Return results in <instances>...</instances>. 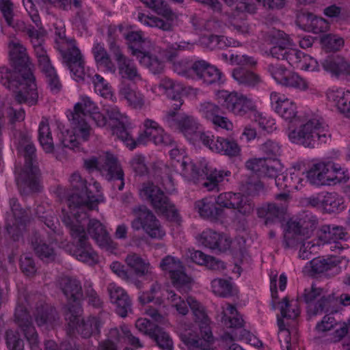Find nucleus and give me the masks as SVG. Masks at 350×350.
Here are the masks:
<instances>
[{
  "mask_svg": "<svg viewBox=\"0 0 350 350\" xmlns=\"http://www.w3.org/2000/svg\"><path fill=\"white\" fill-rule=\"evenodd\" d=\"M347 233L342 226L324 225L318 231L319 239L324 243H333L331 249L343 250L347 244H342L339 241L345 240Z\"/></svg>",
  "mask_w": 350,
  "mask_h": 350,
  "instance_id": "393cba45",
  "label": "nucleus"
},
{
  "mask_svg": "<svg viewBox=\"0 0 350 350\" xmlns=\"http://www.w3.org/2000/svg\"><path fill=\"white\" fill-rule=\"evenodd\" d=\"M194 208L201 217L206 219H216L223 213V209L216 206L213 200L208 198L196 201Z\"/></svg>",
  "mask_w": 350,
  "mask_h": 350,
  "instance_id": "58836bf2",
  "label": "nucleus"
},
{
  "mask_svg": "<svg viewBox=\"0 0 350 350\" xmlns=\"http://www.w3.org/2000/svg\"><path fill=\"white\" fill-rule=\"evenodd\" d=\"M170 155L172 159L176 160L174 165L178 167L179 165L182 174L188 179L195 180L200 175V171L197 170L196 165L191 162L189 158L183 156L178 149L171 150Z\"/></svg>",
  "mask_w": 350,
  "mask_h": 350,
  "instance_id": "473e14b6",
  "label": "nucleus"
},
{
  "mask_svg": "<svg viewBox=\"0 0 350 350\" xmlns=\"http://www.w3.org/2000/svg\"><path fill=\"white\" fill-rule=\"evenodd\" d=\"M144 131L137 137L139 144L152 142L156 145H169L172 140L170 135L154 120L146 119L144 122Z\"/></svg>",
  "mask_w": 350,
  "mask_h": 350,
  "instance_id": "dca6fc26",
  "label": "nucleus"
},
{
  "mask_svg": "<svg viewBox=\"0 0 350 350\" xmlns=\"http://www.w3.org/2000/svg\"><path fill=\"white\" fill-rule=\"evenodd\" d=\"M280 304V313L283 318L295 319L299 317L300 310L297 300L289 301L284 297Z\"/></svg>",
  "mask_w": 350,
  "mask_h": 350,
  "instance_id": "4d7b16f0",
  "label": "nucleus"
},
{
  "mask_svg": "<svg viewBox=\"0 0 350 350\" xmlns=\"http://www.w3.org/2000/svg\"><path fill=\"white\" fill-rule=\"evenodd\" d=\"M107 292L110 301L116 306L117 313L122 317H125L128 312L131 311V300L127 293L121 286L115 283H110L107 286Z\"/></svg>",
  "mask_w": 350,
  "mask_h": 350,
  "instance_id": "a878e982",
  "label": "nucleus"
},
{
  "mask_svg": "<svg viewBox=\"0 0 350 350\" xmlns=\"http://www.w3.org/2000/svg\"><path fill=\"white\" fill-rule=\"evenodd\" d=\"M318 225L316 217L306 215L299 220H290L287 223V229L284 233L286 247H293L302 243L305 238L310 237Z\"/></svg>",
  "mask_w": 350,
  "mask_h": 350,
  "instance_id": "9d476101",
  "label": "nucleus"
},
{
  "mask_svg": "<svg viewBox=\"0 0 350 350\" xmlns=\"http://www.w3.org/2000/svg\"><path fill=\"white\" fill-rule=\"evenodd\" d=\"M5 340L10 350L24 347L23 340L21 338L19 333L16 330H7L5 334Z\"/></svg>",
  "mask_w": 350,
  "mask_h": 350,
  "instance_id": "774afa93",
  "label": "nucleus"
},
{
  "mask_svg": "<svg viewBox=\"0 0 350 350\" xmlns=\"http://www.w3.org/2000/svg\"><path fill=\"white\" fill-rule=\"evenodd\" d=\"M55 42L63 62L77 80H83L85 76V62L80 50L76 46L75 40L66 37L65 29L56 28Z\"/></svg>",
  "mask_w": 350,
  "mask_h": 350,
  "instance_id": "20e7f679",
  "label": "nucleus"
},
{
  "mask_svg": "<svg viewBox=\"0 0 350 350\" xmlns=\"http://www.w3.org/2000/svg\"><path fill=\"white\" fill-rule=\"evenodd\" d=\"M110 49L118 63L119 74L122 78L133 82L142 81V78L137 66L122 53L120 47L116 44H111Z\"/></svg>",
  "mask_w": 350,
  "mask_h": 350,
  "instance_id": "412c9836",
  "label": "nucleus"
},
{
  "mask_svg": "<svg viewBox=\"0 0 350 350\" xmlns=\"http://www.w3.org/2000/svg\"><path fill=\"white\" fill-rule=\"evenodd\" d=\"M139 195L150 204L157 214L163 215L170 221H178L177 209L158 186L152 183H145L142 186Z\"/></svg>",
  "mask_w": 350,
  "mask_h": 350,
  "instance_id": "0eeeda50",
  "label": "nucleus"
},
{
  "mask_svg": "<svg viewBox=\"0 0 350 350\" xmlns=\"http://www.w3.org/2000/svg\"><path fill=\"white\" fill-rule=\"evenodd\" d=\"M15 5L12 0H0V12L8 25H12L15 16Z\"/></svg>",
  "mask_w": 350,
  "mask_h": 350,
  "instance_id": "338daca9",
  "label": "nucleus"
},
{
  "mask_svg": "<svg viewBox=\"0 0 350 350\" xmlns=\"http://www.w3.org/2000/svg\"><path fill=\"white\" fill-rule=\"evenodd\" d=\"M112 133L118 138L124 142L126 146L130 149H134L137 144H139L137 139L135 140L128 133L124 127V124H120L112 128Z\"/></svg>",
  "mask_w": 350,
  "mask_h": 350,
  "instance_id": "e2e57ef3",
  "label": "nucleus"
},
{
  "mask_svg": "<svg viewBox=\"0 0 350 350\" xmlns=\"http://www.w3.org/2000/svg\"><path fill=\"white\" fill-rule=\"evenodd\" d=\"M135 216L131 222V228L135 231L143 229L152 239H162L165 235V231L159 220L154 214L145 205H139L132 208Z\"/></svg>",
  "mask_w": 350,
  "mask_h": 350,
  "instance_id": "1a4fd4ad",
  "label": "nucleus"
},
{
  "mask_svg": "<svg viewBox=\"0 0 350 350\" xmlns=\"http://www.w3.org/2000/svg\"><path fill=\"white\" fill-rule=\"evenodd\" d=\"M180 336L184 344L189 347L208 349V343H213V342H209L203 338L202 335L201 338H200L194 331L190 329L182 330Z\"/></svg>",
  "mask_w": 350,
  "mask_h": 350,
  "instance_id": "79ce46f5",
  "label": "nucleus"
},
{
  "mask_svg": "<svg viewBox=\"0 0 350 350\" xmlns=\"http://www.w3.org/2000/svg\"><path fill=\"white\" fill-rule=\"evenodd\" d=\"M328 98L336 103L338 109L347 117L350 118V91H331Z\"/></svg>",
  "mask_w": 350,
  "mask_h": 350,
  "instance_id": "49530a36",
  "label": "nucleus"
},
{
  "mask_svg": "<svg viewBox=\"0 0 350 350\" xmlns=\"http://www.w3.org/2000/svg\"><path fill=\"white\" fill-rule=\"evenodd\" d=\"M120 94L126 100L129 105L134 109H142L145 105L144 96L129 85L121 88Z\"/></svg>",
  "mask_w": 350,
  "mask_h": 350,
  "instance_id": "de8ad7c7",
  "label": "nucleus"
},
{
  "mask_svg": "<svg viewBox=\"0 0 350 350\" xmlns=\"http://www.w3.org/2000/svg\"><path fill=\"white\" fill-rule=\"evenodd\" d=\"M289 138L305 147H314L317 142L325 143L330 137L326 126L317 119H312L291 130Z\"/></svg>",
  "mask_w": 350,
  "mask_h": 350,
  "instance_id": "6e6552de",
  "label": "nucleus"
},
{
  "mask_svg": "<svg viewBox=\"0 0 350 350\" xmlns=\"http://www.w3.org/2000/svg\"><path fill=\"white\" fill-rule=\"evenodd\" d=\"M321 64L325 71L334 76L338 77L341 75L350 76V62L341 55L327 56Z\"/></svg>",
  "mask_w": 350,
  "mask_h": 350,
  "instance_id": "2f4dec72",
  "label": "nucleus"
},
{
  "mask_svg": "<svg viewBox=\"0 0 350 350\" xmlns=\"http://www.w3.org/2000/svg\"><path fill=\"white\" fill-rule=\"evenodd\" d=\"M21 79L18 81L14 93V99L18 104L25 103L29 106L36 105L38 93L36 79L33 72H27L21 75Z\"/></svg>",
  "mask_w": 350,
  "mask_h": 350,
  "instance_id": "4468645a",
  "label": "nucleus"
},
{
  "mask_svg": "<svg viewBox=\"0 0 350 350\" xmlns=\"http://www.w3.org/2000/svg\"><path fill=\"white\" fill-rule=\"evenodd\" d=\"M69 183L74 193L66 200L68 210H65L72 219L79 221V218H88L87 211H92L97 207L99 200L88 191L87 180L83 178L79 173H72L69 178ZM62 212L63 213V211Z\"/></svg>",
  "mask_w": 350,
  "mask_h": 350,
  "instance_id": "7ed1b4c3",
  "label": "nucleus"
},
{
  "mask_svg": "<svg viewBox=\"0 0 350 350\" xmlns=\"http://www.w3.org/2000/svg\"><path fill=\"white\" fill-rule=\"evenodd\" d=\"M25 302L29 303L26 297H19L14 312V322L23 333L31 350L39 349L38 334L32 323Z\"/></svg>",
  "mask_w": 350,
  "mask_h": 350,
  "instance_id": "ddd939ff",
  "label": "nucleus"
},
{
  "mask_svg": "<svg viewBox=\"0 0 350 350\" xmlns=\"http://www.w3.org/2000/svg\"><path fill=\"white\" fill-rule=\"evenodd\" d=\"M215 202L219 206L237 209L243 215H248L254 210V204L240 193L225 192L220 193Z\"/></svg>",
  "mask_w": 350,
  "mask_h": 350,
  "instance_id": "aec40b11",
  "label": "nucleus"
},
{
  "mask_svg": "<svg viewBox=\"0 0 350 350\" xmlns=\"http://www.w3.org/2000/svg\"><path fill=\"white\" fill-rule=\"evenodd\" d=\"M336 266V263L331 258L318 257L310 261V267L314 273H321Z\"/></svg>",
  "mask_w": 350,
  "mask_h": 350,
  "instance_id": "0e129e2a",
  "label": "nucleus"
},
{
  "mask_svg": "<svg viewBox=\"0 0 350 350\" xmlns=\"http://www.w3.org/2000/svg\"><path fill=\"white\" fill-rule=\"evenodd\" d=\"M192 22L196 29L204 30L214 34L215 33L221 32L224 27V25L216 19L204 21L202 18L194 16L192 18Z\"/></svg>",
  "mask_w": 350,
  "mask_h": 350,
  "instance_id": "864d4df0",
  "label": "nucleus"
},
{
  "mask_svg": "<svg viewBox=\"0 0 350 350\" xmlns=\"http://www.w3.org/2000/svg\"><path fill=\"white\" fill-rule=\"evenodd\" d=\"M187 303L193 312L195 322L198 323L200 334L209 342H214L208 319L204 306L192 297L187 298Z\"/></svg>",
  "mask_w": 350,
  "mask_h": 350,
  "instance_id": "5701e85b",
  "label": "nucleus"
},
{
  "mask_svg": "<svg viewBox=\"0 0 350 350\" xmlns=\"http://www.w3.org/2000/svg\"><path fill=\"white\" fill-rule=\"evenodd\" d=\"M31 247L38 258L42 260L49 262L55 260L57 253L55 248L38 234H34L31 239Z\"/></svg>",
  "mask_w": 350,
  "mask_h": 350,
  "instance_id": "72a5a7b5",
  "label": "nucleus"
},
{
  "mask_svg": "<svg viewBox=\"0 0 350 350\" xmlns=\"http://www.w3.org/2000/svg\"><path fill=\"white\" fill-rule=\"evenodd\" d=\"M82 220L79 218V221H77L63 210L62 221L70 228V234L76 245L74 255L78 260L92 265L98 262V256L88 242L85 229L81 225Z\"/></svg>",
  "mask_w": 350,
  "mask_h": 350,
  "instance_id": "423d86ee",
  "label": "nucleus"
},
{
  "mask_svg": "<svg viewBox=\"0 0 350 350\" xmlns=\"http://www.w3.org/2000/svg\"><path fill=\"white\" fill-rule=\"evenodd\" d=\"M87 231L100 247L106 249L116 248V245L110 239L105 227L100 221L95 219H90L88 224Z\"/></svg>",
  "mask_w": 350,
  "mask_h": 350,
  "instance_id": "c756f323",
  "label": "nucleus"
},
{
  "mask_svg": "<svg viewBox=\"0 0 350 350\" xmlns=\"http://www.w3.org/2000/svg\"><path fill=\"white\" fill-rule=\"evenodd\" d=\"M154 336L150 338L153 339L157 345L163 350H172L173 341L170 335L162 328L158 326L154 332Z\"/></svg>",
  "mask_w": 350,
  "mask_h": 350,
  "instance_id": "680f3d73",
  "label": "nucleus"
},
{
  "mask_svg": "<svg viewBox=\"0 0 350 350\" xmlns=\"http://www.w3.org/2000/svg\"><path fill=\"white\" fill-rule=\"evenodd\" d=\"M21 77L18 70H11L6 66L0 67V83L12 90H15Z\"/></svg>",
  "mask_w": 350,
  "mask_h": 350,
  "instance_id": "5fc2aeb1",
  "label": "nucleus"
},
{
  "mask_svg": "<svg viewBox=\"0 0 350 350\" xmlns=\"http://www.w3.org/2000/svg\"><path fill=\"white\" fill-rule=\"evenodd\" d=\"M270 100L275 112L282 118L289 122L296 120L297 110L293 100L288 98L284 94L276 92L271 93Z\"/></svg>",
  "mask_w": 350,
  "mask_h": 350,
  "instance_id": "b1692460",
  "label": "nucleus"
},
{
  "mask_svg": "<svg viewBox=\"0 0 350 350\" xmlns=\"http://www.w3.org/2000/svg\"><path fill=\"white\" fill-rule=\"evenodd\" d=\"M129 48L131 50V54L136 56L139 63L148 68L154 74L160 73L163 70L164 64L157 55L148 52H142L137 49H135L133 46H130Z\"/></svg>",
  "mask_w": 350,
  "mask_h": 350,
  "instance_id": "c9c22d12",
  "label": "nucleus"
},
{
  "mask_svg": "<svg viewBox=\"0 0 350 350\" xmlns=\"http://www.w3.org/2000/svg\"><path fill=\"white\" fill-rule=\"evenodd\" d=\"M268 70L272 77L279 83L301 90L308 88L307 81L297 73L287 69L284 65L275 62L268 66Z\"/></svg>",
  "mask_w": 350,
  "mask_h": 350,
  "instance_id": "2eb2a0df",
  "label": "nucleus"
},
{
  "mask_svg": "<svg viewBox=\"0 0 350 350\" xmlns=\"http://www.w3.org/2000/svg\"><path fill=\"white\" fill-rule=\"evenodd\" d=\"M285 213V205L281 204L279 206L275 203L263 205L257 210L258 217L265 218V224L266 225H269L280 220L283 217Z\"/></svg>",
  "mask_w": 350,
  "mask_h": 350,
  "instance_id": "4c0bfd02",
  "label": "nucleus"
},
{
  "mask_svg": "<svg viewBox=\"0 0 350 350\" xmlns=\"http://www.w3.org/2000/svg\"><path fill=\"white\" fill-rule=\"evenodd\" d=\"M10 204L14 219L7 220L6 229L12 238L16 241L19 239L29 219L26 211L20 208L17 199L12 198Z\"/></svg>",
  "mask_w": 350,
  "mask_h": 350,
  "instance_id": "6ab92c4d",
  "label": "nucleus"
},
{
  "mask_svg": "<svg viewBox=\"0 0 350 350\" xmlns=\"http://www.w3.org/2000/svg\"><path fill=\"white\" fill-rule=\"evenodd\" d=\"M104 324L103 314L99 313L97 316H89L81 320L77 327V333L84 338L98 336L100 333V328Z\"/></svg>",
  "mask_w": 350,
  "mask_h": 350,
  "instance_id": "7c9ffc66",
  "label": "nucleus"
},
{
  "mask_svg": "<svg viewBox=\"0 0 350 350\" xmlns=\"http://www.w3.org/2000/svg\"><path fill=\"white\" fill-rule=\"evenodd\" d=\"M124 261L127 266L139 277L152 275V267L150 262L136 253L128 254Z\"/></svg>",
  "mask_w": 350,
  "mask_h": 350,
  "instance_id": "e433bc0d",
  "label": "nucleus"
},
{
  "mask_svg": "<svg viewBox=\"0 0 350 350\" xmlns=\"http://www.w3.org/2000/svg\"><path fill=\"white\" fill-rule=\"evenodd\" d=\"M328 98L336 103L338 109L347 117L350 118V91H331Z\"/></svg>",
  "mask_w": 350,
  "mask_h": 350,
  "instance_id": "a18cd8bd",
  "label": "nucleus"
},
{
  "mask_svg": "<svg viewBox=\"0 0 350 350\" xmlns=\"http://www.w3.org/2000/svg\"><path fill=\"white\" fill-rule=\"evenodd\" d=\"M232 76L238 83L249 87H255L262 82L259 75L243 68L234 69Z\"/></svg>",
  "mask_w": 350,
  "mask_h": 350,
  "instance_id": "8fccbe9b",
  "label": "nucleus"
},
{
  "mask_svg": "<svg viewBox=\"0 0 350 350\" xmlns=\"http://www.w3.org/2000/svg\"><path fill=\"white\" fill-rule=\"evenodd\" d=\"M245 167L258 176L271 178L281 172L283 169L278 160L264 158L249 159L245 163Z\"/></svg>",
  "mask_w": 350,
  "mask_h": 350,
  "instance_id": "4be33fe9",
  "label": "nucleus"
},
{
  "mask_svg": "<svg viewBox=\"0 0 350 350\" xmlns=\"http://www.w3.org/2000/svg\"><path fill=\"white\" fill-rule=\"evenodd\" d=\"M197 170L200 171V175L196 179L193 180L196 181L200 176H202V174H205L206 176V180L202 183V185L204 187L206 188L208 191H213L217 189L218 184L222 182L226 176H228L231 174L230 171L217 170L209 172L206 166L202 170L197 167Z\"/></svg>",
  "mask_w": 350,
  "mask_h": 350,
  "instance_id": "ea45409f",
  "label": "nucleus"
},
{
  "mask_svg": "<svg viewBox=\"0 0 350 350\" xmlns=\"http://www.w3.org/2000/svg\"><path fill=\"white\" fill-rule=\"evenodd\" d=\"M92 83H94L96 92L105 98H109L112 101H114L116 98L111 92V86L104 77L98 74H96L92 77Z\"/></svg>",
  "mask_w": 350,
  "mask_h": 350,
  "instance_id": "13d9d810",
  "label": "nucleus"
},
{
  "mask_svg": "<svg viewBox=\"0 0 350 350\" xmlns=\"http://www.w3.org/2000/svg\"><path fill=\"white\" fill-rule=\"evenodd\" d=\"M38 140L44 150L51 153L54 150V144L49 127V120L43 118L39 124Z\"/></svg>",
  "mask_w": 350,
  "mask_h": 350,
  "instance_id": "37998d69",
  "label": "nucleus"
},
{
  "mask_svg": "<svg viewBox=\"0 0 350 350\" xmlns=\"http://www.w3.org/2000/svg\"><path fill=\"white\" fill-rule=\"evenodd\" d=\"M200 241L205 247L211 250L217 249L220 252L226 251L231 244L227 237L211 229H206L201 233Z\"/></svg>",
  "mask_w": 350,
  "mask_h": 350,
  "instance_id": "c85d7f7f",
  "label": "nucleus"
},
{
  "mask_svg": "<svg viewBox=\"0 0 350 350\" xmlns=\"http://www.w3.org/2000/svg\"><path fill=\"white\" fill-rule=\"evenodd\" d=\"M34 318L38 326L46 329L53 327L59 319L57 311L46 304H41L36 308Z\"/></svg>",
  "mask_w": 350,
  "mask_h": 350,
  "instance_id": "f704fd0d",
  "label": "nucleus"
},
{
  "mask_svg": "<svg viewBox=\"0 0 350 350\" xmlns=\"http://www.w3.org/2000/svg\"><path fill=\"white\" fill-rule=\"evenodd\" d=\"M270 41L273 46L270 49L273 57L285 60L286 56L293 43L289 36L284 31L274 30L269 33Z\"/></svg>",
  "mask_w": 350,
  "mask_h": 350,
  "instance_id": "bb28decb",
  "label": "nucleus"
},
{
  "mask_svg": "<svg viewBox=\"0 0 350 350\" xmlns=\"http://www.w3.org/2000/svg\"><path fill=\"white\" fill-rule=\"evenodd\" d=\"M338 303V299L333 295H323L315 304H309L308 311L313 315L323 312H336Z\"/></svg>",
  "mask_w": 350,
  "mask_h": 350,
  "instance_id": "a19ab883",
  "label": "nucleus"
},
{
  "mask_svg": "<svg viewBox=\"0 0 350 350\" xmlns=\"http://www.w3.org/2000/svg\"><path fill=\"white\" fill-rule=\"evenodd\" d=\"M212 292L220 297H228L232 293V284L230 280L222 278H216L211 281Z\"/></svg>",
  "mask_w": 350,
  "mask_h": 350,
  "instance_id": "bf43d9fd",
  "label": "nucleus"
},
{
  "mask_svg": "<svg viewBox=\"0 0 350 350\" xmlns=\"http://www.w3.org/2000/svg\"><path fill=\"white\" fill-rule=\"evenodd\" d=\"M174 113L172 112L167 116H164V122L172 129L183 133L189 139H193L198 135L199 124L193 117L182 114L177 118H174Z\"/></svg>",
  "mask_w": 350,
  "mask_h": 350,
  "instance_id": "a211bd4d",
  "label": "nucleus"
},
{
  "mask_svg": "<svg viewBox=\"0 0 350 350\" xmlns=\"http://www.w3.org/2000/svg\"><path fill=\"white\" fill-rule=\"evenodd\" d=\"M213 151L223 152L229 157H237L240 154L241 148L235 140H231L223 137L216 138Z\"/></svg>",
  "mask_w": 350,
  "mask_h": 350,
  "instance_id": "c03bdc74",
  "label": "nucleus"
},
{
  "mask_svg": "<svg viewBox=\"0 0 350 350\" xmlns=\"http://www.w3.org/2000/svg\"><path fill=\"white\" fill-rule=\"evenodd\" d=\"M18 150L23 154L25 163L23 167L16 168V182L23 194L39 192L42 189L40 183V171L36 165V150L31 137L21 133L18 136Z\"/></svg>",
  "mask_w": 350,
  "mask_h": 350,
  "instance_id": "f03ea898",
  "label": "nucleus"
},
{
  "mask_svg": "<svg viewBox=\"0 0 350 350\" xmlns=\"http://www.w3.org/2000/svg\"><path fill=\"white\" fill-rule=\"evenodd\" d=\"M58 287L66 297L68 303L80 302L83 294L81 282L75 278L62 276L57 281Z\"/></svg>",
  "mask_w": 350,
  "mask_h": 350,
  "instance_id": "cd10ccee",
  "label": "nucleus"
},
{
  "mask_svg": "<svg viewBox=\"0 0 350 350\" xmlns=\"http://www.w3.org/2000/svg\"><path fill=\"white\" fill-rule=\"evenodd\" d=\"M321 208L325 212L333 213L340 209L342 200L336 193H327L323 196Z\"/></svg>",
  "mask_w": 350,
  "mask_h": 350,
  "instance_id": "052dcab7",
  "label": "nucleus"
},
{
  "mask_svg": "<svg viewBox=\"0 0 350 350\" xmlns=\"http://www.w3.org/2000/svg\"><path fill=\"white\" fill-rule=\"evenodd\" d=\"M82 313V308L79 302L68 303L65 312V319L70 329H77L81 323L80 317Z\"/></svg>",
  "mask_w": 350,
  "mask_h": 350,
  "instance_id": "603ef678",
  "label": "nucleus"
},
{
  "mask_svg": "<svg viewBox=\"0 0 350 350\" xmlns=\"http://www.w3.org/2000/svg\"><path fill=\"white\" fill-rule=\"evenodd\" d=\"M9 57L12 66L18 70L20 75L27 72H32L33 64L27 53L26 48L21 42L11 40L8 44Z\"/></svg>",
  "mask_w": 350,
  "mask_h": 350,
  "instance_id": "f3484780",
  "label": "nucleus"
},
{
  "mask_svg": "<svg viewBox=\"0 0 350 350\" xmlns=\"http://www.w3.org/2000/svg\"><path fill=\"white\" fill-rule=\"evenodd\" d=\"M309 182L315 185H331L346 182L347 178L340 169H337L331 162H319L312 165L307 172Z\"/></svg>",
  "mask_w": 350,
  "mask_h": 350,
  "instance_id": "9b49d317",
  "label": "nucleus"
},
{
  "mask_svg": "<svg viewBox=\"0 0 350 350\" xmlns=\"http://www.w3.org/2000/svg\"><path fill=\"white\" fill-rule=\"evenodd\" d=\"M148 8L168 20H174L175 14L163 0H141Z\"/></svg>",
  "mask_w": 350,
  "mask_h": 350,
  "instance_id": "6e6d98bb",
  "label": "nucleus"
},
{
  "mask_svg": "<svg viewBox=\"0 0 350 350\" xmlns=\"http://www.w3.org/2000/svg\"><path fill=\"white\" fill-rule=\"evenodd\" d=\"M92 52L96 63L100 66L104 67L107 71L114 72L116 67L112 62L109 55L105 50L104 45L100 43L94 44Z\"/></svg>",
  "mask_w": 350,
  "mask_h": 350,
  "instance_id": "09e8293b",
  "label": "nucleus"
},
{
  "mask_svg": "<svg viewBox=\"0 0 350 350\" xmlns=\"http://www.w3.org/2000/svg\"><path fill=\"white\" fill-rule=\"evenodd\" d=\"M137 18L140 23L151 27H157L165 31H171L173 30V25L172 23L170 22V21H172V20L167 19V21H166L157 16H150L143 13H138Z\"/></svg>",
  "mask_w": 350,
  "mask_h": 350,
  "instance_id": "3c124183",
  "label": "nucleus"
},
{
  "mask_svg": "<svg viewBox=\"0 0 350 350\" xmlns=\"http://www.w3.org/2000/svg\"><path fill=\"white\" fill-rule=\"evenodd\" d=\"M217 96L218 103L235 116H243L249 113L256 112V106L254 102L241 94L219 91Z\"/></svg>",
  "mask_w": 350,
  "mask_h": 350,
  "instance_id": "f8f14e48",
  "label": "nucleus"
},
{
  "mask_svg": "<svg viewBox=\"0 0 350 350\" xmlns=\"http://www.w3.org/2000/svg\"><path fill=\"white\" fill-rule=\"evenodd\" d=\"M99 109L96 105L88 96H82L81 101L76 103L71 112V124L74 133L66 131L62 134L61 143L62 147L58 148L56 157L60 161L67 159L66 148L69 150H79L80 142L78 138L83 142L89 139L92 134V128L85 120L87 114L90 116Z\"/></svg>",
  "mask_w": 350,
  "mask_h": 350,
  "instance_id": "f257e3e1",
  "label": "nucleus"
},
{
  "mask_svg": "<svg viewBox=\"0 0 350 350\" xmlns=\"http://www.w3.org/2000/svg\"><path fill=\"white\" fill-rule=\"evenodd\" d=\"M84 166L89 172L98 171L108 181L113 183V187L122 191L124 186V172L118 158L109 152L98 157H91L84 161Z\"/></svg>",
  "mask_w": 350,
  "mask_h": 350,
  "instance_id": "39448f33",
  "label": "nucleus"
},
{
  "mask_svg": "<svg viewBox=\"0 0 350 350\" xmlns=\"http://www.w3.org/2000/svg\"><path fill=\"white\" fill-rule=\"evenodd\" d=\"M220 111V107L211 101L203 102L199 106V113L200 115L211 122L219 114Z\"/></svg>",
  "mask_w": 350,
  "mask_h": 350,
  "instance_id": "69168bd1",
  "label": "nucleus"
}]
</instances>
